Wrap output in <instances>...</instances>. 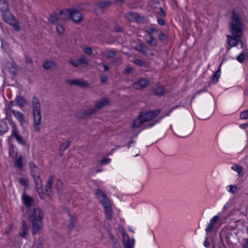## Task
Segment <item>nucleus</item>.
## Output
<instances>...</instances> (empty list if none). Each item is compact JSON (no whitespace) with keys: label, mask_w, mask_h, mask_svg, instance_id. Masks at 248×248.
<instances>
[{"label":"nucleus","mask_w":248,"mask_h":248,"mask_svg":"<svg viewBox=\"0 0 248 248\" xmlns=\"http://www.w3.org/2000/svg\"><path fill=\"white\" fill-rule=\"evenodd\" d=\"M111 63L114 65L119 64L121 63V60L119 58H115L111 62Z\"/></svg>","instance_id":"4d7b16f0"},{"label":"nucleus","mask_w":248,"mask_h":248,"mask_svg":"<svg viewBox=\"0 0 248 248\" xmlns=\"http://www.w3.org/2000/svg\"><path fill=\"white\" fill-rule=\"evenodd\" d=\"M219 67H220V65L219 66ZM220 67H219L218 70L215 72V73L212 78L213 83H215L218 80V79L220 76V75L218 73V72H220Z\"/></svg>","instance_id":"4c0bfd02"},{"label":"nucleus","mask_w":248,"mask_h":248,"mask_svg":"<svg viewBox=\"0 0 248 248\" xmlns=\"http://www.w3.org/2000/svg\"><path fill=\"white\" fill-rule=\"evenodd\" d=\"M26 62L28 63H32V61L31 59L29 57H27L26 58Z\"/></svg>","instance_id":"338daca9"},{"label":"nucleus","mask_w":248,"mask_h":248,"mask_svg":"<svg viewBox=\"0 0 248 248\" xmlns=\"http://www.w3.org/2000/svg\"><path fill=\"white\" fill-rule=\"evenodd\" d=\"M83 51L85 54L88 55H91L93 53L92 49L90 47H85L83 48Z\"/></svg>","instance_id":"a18cd8bd"},{"label":"nucleus","mask_w":248,"mask_h":248,"mask_svg":"<svg viewBox=\"0 0 248 248\" xmlns=\"http://www.w3.org/2000/svg\"><path fill=\"white\" fill-rule=\"evenodd\" d=\"M36 190L41 199L44 198V192L42 189V183L40 177L34 178Z\"/></svg>","instance_id":"6e6552de"},{"label":"nucleus","mask_w":248,"mask_h":248,"mask_svg":"<svg viewBox=\"0 0 248 248\" xmlns=\"http://www.w3.org/2000/svg\"><path fill=\"white\" fill-rule=\"evenodd\" d=\"M134 62L137 64V65H139L140 66H144L146 65L147 62L144 61H142V60L136 59L134 60Z\"/></svg>","instance_id":"ea45409f"},{"label":"nucleus","mask_w":248,"mask_h":248,"mask_svg":"<svg viewBox=\"0 0 248 248\" xmlns=\"http://www.w3.org/2000/svg\"><path fill=\"white\" fill-rule=\"evenodd\" d=\"M9 154H10V155L13 157V158H15L16 157V153L14 150V149L13 148H11L10 150V152H9Z\"/></svg>","instance_id":"6e6d98bb"},{"label":"nucleus","mask_w":248,"mask_h":248,"mask_svg":"<svg viewBox=\"0 0 248 248\" xmlns=\"http://www.w3.org/2000/svg\"><path fill=\"white\" fill-rule=\"evenodd\" d=\"M57 31L60 34H62L64 32V29L63 27L61 25H57Z\"/></svg>","instance_id":"5fc2aeb1"},{"label":"nucleus","mask_w":248,"mask_h":248,"mask_svg":"<svg viewBox=\"0 0 248 248\" xmlns=\"http://www.w3.org/2000/svg\"><path fill=\"white\" fill-rule=\"evenodd\" d=\"M110 159L108 158H103L100 160V163L101 165H103L108 164L110 162Z\"/></svg>","instance_id":"8fccbe9b"},{"label":"nucleus","mask_w":248,"mask_h":248,"mask_svg":"<svg viewBox=\"0 0 248 248\" xmlns=\"http://www.w3.org/2000/svg\"><path fill=\"white\" fill-rule=\"evenodd\" d=\"M97 110L94 108V107L93 108H90L88 109L84 110L80 114V115L78 116V117L80 119L86 118L87 117H89L91 116L97 112Z\"/></svg>","instance_id":"4468645a"},{"label":"nucleus","mask_w":248,"mask_h":248,"mask_svg":"<svg viewBox=\"0 0 248 248\" xmlns=\"http://www.w3.org/2000/svg\"><path fill=\"white\" fill-rule=\"evenodd\" d=\"M149 84V81L146 79H140L138 81L135 82L133 85V87L136 90H140L145 88Z\"/></svg>","instance_id":"f8f14e48"},{"label":"nucleus","mask_w":248,"mask_h":248,"mask_svg":"<svg viewBox=\"0 0 248 248\" xmlns=\"http://www.w3.org/2000/svg\"><path fill=\"white\" fill-rule=\"evenodd\" d=\"M203 245L205 247H208L209 246V243L206 240L204 241Z\"/></svg>","instance_id":"774afa93"},{"label":"nucleus","mask_w":248,"mask_h":248,"mask_svg":"<svg viewBox=\"0 0 248 248\" xmlns=\"http://www.w3.org/2000/svg\"><path fill=\"white\" fill-rule=\"evenodd\" d=\"M1 14L3 20L8 24L15 19V17L10 13L9 10L1 12Z\"/></svg>","instance_id":"f3484780"},{"label":"nucleus","mask_w":248,"mask_h":248,"mask_svg":"<svg viewBox=\"0 0 248 248\" xmlns=\"http://www.w3.org/2000/svg\"><path fill=\"white\" fill-rule=\"evenodd\" d=\"M229 191L232 192V193H235L237 192V188L236 186L230 185L229 186Z\"/></svg>","instance_id":"603ef678"},{"label":"nucleus","mask_w":248,"mask_h":248,"mask_svg":"<svg viewBox=\"0 0 248 248\" xmlns=\"http://www.w3.org/2000/svg\"><path fill=\"white\" fill-rule=\"evenodd\" d=\"M158 13L162 16H166L164 11L161 8H160L159 9V12H158Z\"/></svg>","instance_id":"680f3d73"},{"label":"nucleus","mask_w":248,"mask_h":248,"mask_svg":"<svg viewBox=\"0 0 248 248\" xmlns=\"http://www.w3.org/2000/svg\"><path fill=\"white\" fill-rule=\"evenodd\" d=\"M29 228L26 222L23 220L22 222V226L19 232V235L22 237L25 238L28 234Z\"/></svg>","instance_id":"6ab92c4d"},{"label":"nucleus","mask_w":248,"mask_h":248,"mask_svg":"<svg viewBox=\"0 0 248 248\" xmlns=\"http://www.w3.org/2000/svg\"><path fill=\"white\" fill-rule=\"evenodd\" d=\"M122 232V235L123 236V243L125 242V241H128L130 239H129L128 235L127 234V233L125 232V230L123 228H122L121 230Z\"/></svg>","instance_id":"e433bc0d"},{"label":"nucleus","mask_w":248,"mask_h":248,"mask_svg":"<svg viewBox=\"0 0 248 248\" xmlns=\"http://www.w3.org/2000/svg\"><path fill=\"white\" fill-rule=\"evenodd\" d=\"M15 102L16 105H17L20 107H23L26 104V100L20 96H17L16 99H15Z\"/></svg>","instance_id":"393cba45"},{"label":"nucleus","mask_w":248,"mask_h":248,"mask_svg":"<svg viewBox=\"0 0 248 248\" xmlns=\"http://www.w3.org/2000/svg\"><path fill=\"white\" fill-rule=\"evenodd\" d=\"M245 59V55L243 53H241L239 54L237 57V61L240 62H242Z\"/></svg>","instance_id":"09e8293b"},{"label":"nucleus","mask_w":248,"mask_h":248,"mask_svg":"<svg viewBox=\"0 0 248 248\" xmlns=\"http://www.w3.org/2000/svg\"><path fill=\"white\" fill-rule=\"evenodd\" d=\"M12 113L21 124L22 125L25 121L24 115L21 112L16 110H12Z\"/></svg>","instance_id":"412c9836"},{"label":"nucleus","mask_w":248,"mask_h":248,"mask_svg":"<svg viewBox=\"0 0 248 248\" xmlns=\"http://www.w3.org/2000/svg\"><path fill=\"white\" fill-rule=\"evenodd\" d=\"M241 119H247L248 118V110L243 111L240 115Z\"/></svg>","instance_id":"79ce46f5"},{"label":"nucleus","mask_w":248,"mask_h":248,"mask_svg":"<svg viewBox=\"0 0 248 248\" xmlns=\"http://www.w3.org/2000/svg\"><path fill=\"white\" fill-rule=\"evenodd\" d=\"M161 112L160 109H156L150 111L146 113H140V115L142 118L143 122H146L153 120Z\"/></svg>","instance_id":"39448f33"},{"label":"nucleus","mask_w":248,"mask_h":248,"mask_svg":"<svg viewBox=\"0 0 248 248\" xmlns=\"http://www.w3.org/2000/svg\"><path fill=\"white\" fill-rule=\"evenodd\" d=\"M18 131L17 129L16 128V125H14L13 126L12 136L15 137L16 140L20 144L23 145L25 144L26 143L24 140H23V138L18 134Z\"/></svg>","instance_id":"2eb2a0df"},{"label":"nucleus","mask_w":248,"mask_h":248,"mask_svg":"<svg viewBox=\"0 0 248 248\" xmlns=\"http://www.w3.org/2000/svg\"><path fill=\"white\" fill-rule=\"evenodd\" d=\"M114 31L117 32H120L123 31V29L121 27L117 26L114 28Z\"/></svg>","instance_id":"e2e57ef3"},{"label":"nucleus","mask_w":248,"mask_h":248,"mask_svg":"<svg viewBox=\"0 0 248 248\" xmlns=\"http://www.w3.org/2000/svg\"><path fill=\"white\" fill-rule=\"evenodd\" d=\"M32 112L33 115V126L36 132L40 130V125L41 122V106L38 99L34 96L32 101Z\"/></svg>","instance_id":"20e7f679"},{"label":"nucleus","mask_w":248,"mask_h":248,"mask_svg":"<svg viewBox=\"0 0 248 248\" xmlns=\"http://www.w3.org/2000/svg\"><path fill=\"white\" fill-rule=\"evenodd\" d=\"M175 132V134L180 137H184L186 136V134L183 133V130L180 129H176Z\"/></svg>","instance_id":"de8ad7c7"},{"label":"nucleus","mask_w":248,"mask_h":248,"mask_svg":"<svg viewBox=\"0 0 248 248\" xmlns=\"http://www.w3.org/2000/svg\"><path fill=\"white\" fill-rule=\"evenodd\" d=\"M232 169L236 171L239 176H242L243 175V168L242 166L234 164L233 166L232 167Z\"/></svg>","instance_id":"bb28decb"},{"label":"nucleus","mask_w":248,"mask_h":248,"mask_svg":"<svg viewBox=\"0 0 248 248\" xmlns=\"http://www.w3.org/2000/svg\"><path fill=\"white\" fill-rule=\"evenodd\" d=\"M97 5L100 8H104L107 7L106 3L104 2L99 3Z\"/></svg>","instance_id":"0e129e2a"},{"label":"nucleus","mask_w":248,"mask_h":248,"mask_svg":"<svg viewBox=\"0 0 248 248\" xmlns=\"http://www.w3.org/2000/svg\"><path fill=\"white\" fill-rule=\"evenodd\" d=\"M133 69L131 67L126 68L123 72V74L128 75L131 74L133 72Z\"/></svg>","instance_id":"49530a36"},{"label":"nucleus","mask_w":248,"mask_h":248,"mask_svg":"<svg viewBox=\"0 0 248 248\" xmlns=\"http://www.w3.org/2000/svg\"><path fill=\"white\" fill-rule=\"evenodd\" d=\"M147 42L152 46H156L157 44L156 40L152 36H150L149 39L147 40Z\"/></svg>","instance_id":"c9c22d12"},{"label":"nucleus","mask_w":248,"mask_h":248,"mask_svg":"<svg viewBox=\"0 0 248 248\" xmlns=\"http://www.w3.org/2000/svg\"><path fill=\"white\" fill-rule=\"evenodd\" d=\"M71 19L75 23H79L83 20V15L79 10L71 9Z\"/></svg>","instance_id":"423d86ee"},{"label":"nucleus","mask_w":248,"mask_h":248,"mask_svg":"<svg viewBox=\"0 0 248 248\" xmlns=\"http://www.w3.org/2000/svg\"><path fill=\"white\" fill-rule=\"evenodd\" d=\"M76 223V218L71 217L70 218V224L68 225V228L70 230H73L75 227V224Z\"/></svg>","instance_id":"a19ab883"},{"label":"nucleus","mask_w":248,"mask_h":248,"mask_svg":"<svg viewBox=\"0 0 248 248\" xmlns=\"http://www.w3.org/2000/svg\"><path fill=\"white\" fill-rule=\"evenodd\" d=\"M8 126L5 122L0 121V135L7 131Z\"/></svg>","instance_id":"a878e982"},{"label":"nucleus","mask_w":248,"mask_h":248,"mask_svg":"<svg viewBox=\"0 0 248 248\" xmlns=\"http://www.w3.org/2000/svg\"><path fill=\"white\" fill-rule=\"evenodd\" d=\"M110 104V100L107 98H103L101 100L96 101L94 104V108L97 111H99L102 108L108 106Z\"/></svg>","instance_id":"9d476101"},{"label":"nucleus","mask_w":248,"mask_h":248,"mask_svg":"<svg viewBox=\"0 0 248 248\" xmlns=\"http://www.w3.org/2000/svg\"><path fill=\"white\" fill-rule=\"evenodd\" d=\"M59 19L60 20H68L71 19V9H64L62 10L59 14Z\"/></svg>","instance_id":"ddd939ff"},{"label":"nucleus","mask_w":248,"mask_h":248,"mask_svg":"<svg viewBox=\"0 0 248 248\" xmlns=\"http://www.w3.org/2000/svg\"><path fill=\"white\" fill-rule=\"evenodd\" d=\"M12 109L10 107L7 108L5 109V113L7 117H10L11 115V112H12Z\"/></svg>","instance_id":"864d4df0"},{"label":"nucleus","mask_w":248,"mask_h":248,"mask_svg":"<svg viewBox=\"0 0 248 248\" xmlns=\"http://www.w3.org/2000/svg\"><path fill=\"white\" fill-rule=\"evenodd\" d=\"M107 51L108 53L106 57L107 59L113 58L116 54V51L112 49H108Z\"/></svg>","instance_id":"f704fd0d"},{"label":"nucleus","mask_w":248,"mask_h":248,"mask_svg":"<svg viewBox=\"0 0 248 248\" xmlns=\"http://www.w3.org/2000/svg\"><path fill=\"white\" fill-rule=\"evenodd\" d=\"M158 38L161 42L166 40L167 35L164 33H160L158 35Z\"/></svg>","instance_id":"c03bdc74"},{"label":"nucleus","mask_w":248,"mask_h":248,"mask_svg":"<svg viewBox=\"0 0 248 248\" xmlns=\"http://www.w3.org/2000/svg\"><path fill=\"white\" fill-rule=\"evenodd\" d=\"M231 20L229 23L230 31L232 35L236 37H241L243 22L242 18L238 13L235 11L232 12Z\"/></svg>","instance_id":"f03ea898"},{"label":"nucleus","mask_w":248,"mask_h":248,"mask_svg":"<svg viewBox=\"0 0 248 248\" xmlns=\"http://www.w3.org/2000/svg\"><path fill=\"white\" fill-rule=\"evenodd\" d=\"M144 122H143V120L140 114L137 118L134 120L132 126L134 128H138Z\"/></svg>","instance_id":"4be33fe9"},{"label":"nucleus","mask_w":248,"mask_h":248,"mask_svg":"<svg viewBox=\"0 0 248 248\" xmlns=\"http://www.w3.org/2000/svg\"><path fill=\"white\" fill-rule=\"evenodd\" d=\"M69 144L70 143L68 141L62 143L60 146V149L62 151L65 150L69 147Z\"/></svg>","instance_id":"37998d69"},{"label":"nucleus","mask_w":248,"mask_h":248,"mask_svg":"<svg viewBox=\"0 0 248 248\" xmlns=\"http://www.w3.org/2000/svg\"><path fill=\"white\" fill-rule=\"evenodd\" d=\"M214 227V226L212 224L210 223L209 225L206 229V231L208 232H211L213 230Z\"/></svg>","instance_id":"bf43d9fd"},{"label":"nucleus","mask_w":248,"mask_h":248,"mask_svg":"<svg viewBox=\"0 0 248 248\" xmlns=\"http://www.w3.org/2000/svg\"><path fill=\"white\" fill-rule=\"evenodd\" d=\"M157 31L154 28H149L147 30V32L148 33L151 34L154 32H157Z\"/></svg>","instance_id":"052dcab7"},{"label":"nucleus","mask_w":248,"mask_h":248,"mask_svg":"<svg viewBox=\"0 0 248 248\" xmlns=\"http://www.w3.org/2000/svg\"><path fill=\"white\" fill-rule=\"evenodd\" d=\"M23 157L21 156H19V157L15 161L14 164L16 167L18 168L19 170H22L23 166Z\"/></svg>","instance_id":"c85d7f7f"},{"label":"nucleus","mask_w":248,"mask_h":248,"mask_svg":"<svg viewBox=\"0 0 248 248\" xmlns=\"http://www.w3.org/2000/svg\"><path fill=\"white\" fill-rule=\"evenodd\" d=\"M108 79L107 76L105 75H101L100 77V80L101 84H104L107 82Z\"/></svg>","instance_id":"3c124183"},{"label":"nucleus","mask_w":248,"mask_h":248,"mask_svg":"<svg viewBox=\"0 0 248 248\" xmlns=\"http://www.w3.org/2000/svg\"><path fill=\"white\" fill-rule=\"evenodd\" d=\"M218 218H219V217L218 216H215L210 220V223L212 224L215 226V225L216 222L217 221V220L218 219Z\"/></svg>","instance_id":"13d9d810"},{"label":"nucleus","mask_w":248,"mask_h":248,"mask_svg":"<svg viewBox=\"0 0 248 248\" xmlns=\"http://www.w3.org/2000/svg\"><path fill=\"white\" fill-rule=\"evenodd\" d=\"M54 180V176L51 175L49 177L47 183L45 186V191L44 193V197L45 196L49 197L52 193V182Z\"/></svg>","instance_id":"9b49d317"},{"label":"nucleus","mask_w":248,"mask_h":248,"mask_svg":"<svg viewBox=\"0 0 248 248\" xmlns=\"http://www.w3.org/2000/svg\"><path fill=\"white\" fill-rule=\"evenodd\" d=\"M19 182L20 185L24 187H27L28 186L29 180L27 178H19Z\"/></svg>","instance_id":"58836bf2"},{"label":"nucleus","mask_w":248,"mask_h":248,"mask_svg":"<svg viewBox=\"0 0 248 248\" xmlns=\"http://www.w3.org/2000/svg\"><path fill=\"white\" fill-rule=\"evenodd\" d=\"M123 243L124 248H133L134 245V240L133 239H131L128 241H125Z\"/></svg>","instance_id":"2f4dec72"},{"label":"nucleus","mask_w":248,"mask_h":248,"mask_svg":"<svg viewBox=\"0 0 248 248\" xmlns=\"http://www.w3.org/2000/svg\"><path fill=\"white\" fill-rule=\"evenodd\" d=\"M55 188H56L58 192L61 193L62 192V183L60 179L56 180L55 183Z\"/></svg>","instance_id":"7c9ffc66"},{"label":"nucleus","mask_w":248,"mask_h":248,"mask_svg":"<svg viewBox=\"0 0 248 248\" xmlns=\"http://www.w3.org/2000/svg\"><path fill=\"white\" fill-rule=\"evenodd\" d=\"M70 63L74 67H77L79 66H86L89 64L88 60L84 56H81L77 62L74 60H71Z\"/></svg>","instance_id":"1a4fd4ad"},{"label":"nucleus","mask_w":248,"mask_h":248,"mask_svg":"<svg viewBox=\"0 0 248 248\" xmlns=\"http://www.w3.org/2000/svg\"><path fill=\"white\" fill-rule=\"evenodd\" d=\"M95 194L97 199L104 208L107 218L111 220L112 217V210L109 199L104 192L100 189H96Z\"/></svg>","instance_id":"7ed1b4c3"},{"label":"nucleus","mask_w":248,"mask_h":248,"mask_svg":"<svg viewBox=\"0 0 248 248\" xmlns=\"http://www.w3.org/2000/svg\"><path fill=\"white\" fill-rule=\"evenodd\" d=\"M9 4L6 0H0V11L1 12L9 10Z\"/></svg>","instance_id":"b1692460"},{"label":"nucleus","mask_w":248,"mask_h":248,"mask_svg":"<svg viewBox=\"0 0 248 248\" xmlns=\"http://www.w3.org/2000/svg\"><path fill=\"white\" fill-rule=\"evenodd\" d=\"M135 49L137 51L146 54L147 50V48L146 46H142V45H139L137 47H135Z\"/></svg>","instance_id":"473e14b6"},{"label":"nucleus","mask_w":248,"mask_h":248,"mask_svg":"<svg viewBox=\"0 0 248 248\" xmlns=\"http://www.w3.org/2000/svg\"><path fill=\"white\" fill-rule=\"evenodd\" d=\"M43 212L39 207L34 208L29 212L28 220L31 224L32 233L33 235L39 233L43 228Z\"/></svg>","instance_id":"f257e3e1"},{"label":"nucleus","mask_w":248,"mask_h":248,"mask_svg":"<svg viewBox=\"0 0 248 248\" xmlns=\"http://www.w3.org/2000/svg\"><path fill=\"white\" fill-rule=\"evenodd\" d=\"M55 66V63L53 61H46L43 64V67L45 69H50Z\"/></svg>","instance_id":"c756f323"},{"label":"nucleus","mask_w":248,"mask_h":248,"mask_svg":"<svg viewBox=\"0 0 248 248\" xmlns=\"http://www.w3.org/2000/svg\"><path fill=\"white\" fill-rule=\"evenodd\" d=\"M29 166L33 178L40 177L39 169L33 162H30Z\"/></svg>","instance_id":"dca6fc26"},{"label":"nucleus","mask_w":248,"mask_h":248,"mask_svg":"<svg viewBox=\"0 0 248 248\" xmlns=\"http://www.w3.org/2000/svg\"><path fill=\"white\" fill-rule=\"evenodd\" d=\"M152 92L154 94L160 96L164 93V89L162 86H158L152 90Z\"/></svg>","instance_id":"5701e85b"},{"label":"nucleus","mask_w":248,"mask_h":248,"mask_svg":"<svg viewBox=\"0 0 248 248\" xmlns=\"http://www.w3.org/2000/svg\"><path fill=\"white\" fill-rule=\"evenodd\" d=\"M158 23L160 25L163 26L165 25V21L162 19H158Z\"/></svg>","instance_id":"69168bd1"},{"label":"nucleus","mask_w":248,"mask_h":248,"mask_svg":"<svg viewBox=\"0 0 248 248\" xmlns=\"http://www.w3.org/2000/svg\"><path fill=\"white\" fill-rule=\"evenodd\" d=\"M59 20H60L59 16H57L56 14L51 15L49 18V22L53 24L56 23Z\"/></svg>","instance_id":"72a5a7b5"},{"label":"nucleus","mask_w":248,"mask_h":248,"mask_svg":"<svg viewBox=\"0 0 248 248\" xmlns=\"http://www.w3.org/2000/svg\"><path fill=\"white\" fill-rule=\"evenodd\" d=\"M22 198L24 203L27 206V207H30L34 204V199L30 197L29 196L24 194L22 195Z\"/></svg>","instance_id":"a211bd4d"},{"label":"nucleus","mask_w":248,"mask_h":248,"mask_svg":"<svg viewBox=\"0 0 248 248\" xmlns=\"http://www.w3.org/2000/svg\"><path fill=\"white\" fill-rule=\"evenodd\" d=\"M9 24L12 26L15 31H18L20 30V26L16 18L9 23Z\"/></svg>","instance_id":"cd10ccee"},{"label":"nucleus","mask_w":248,"mask_h":248,"mask_svg":"<svg viewBox=\"0 0 248 248\" xmlns=\"http://www.w3.org/2000/svg\"><path fill=\"white\" fill-rule=\"evenodd\" d=\"M66 82L70 85L77 86L83 88L89 87L90 85L85 81L79 79H67Z\"/></svg>","instance_id":"0eeeda50"},{"label":"nucleus","mask_w":248,"mask_h":248,"mask_svg":"<svg viewBox=\"0 0 248 248\" xmlns=\"http://www.w3.org/2000/svg\"><path fill=\"white\" fill-rule=\"evenodd\" d=\"M227 37L228 43L232 47L236 46L239 42H241L240 40L238 39L240 37H236L234 35H227Z\"/></svg>","instance_id":"aec40b11"}]
</instances>
